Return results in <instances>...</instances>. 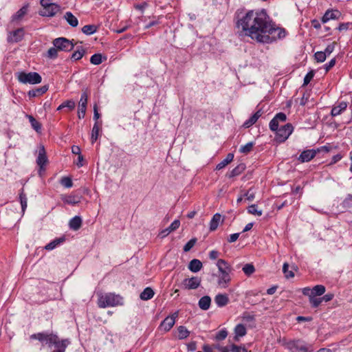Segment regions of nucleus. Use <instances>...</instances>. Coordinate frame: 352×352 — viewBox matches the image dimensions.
Listing matches in <instances>:
<instances>
[{
	"mask_svg": "<svg viewBox=\"0 0 352 352\" xmlns=\"http://www.w3.org/2000/svg\"><path fill=\"white\" fill-rule=\"evenodd\" d=\"M236 25L239 37L247 36L259 43H272L286 36V30L278 27L265 9L248 10L239 17Z\"/></svg>",
	"mask_w": 352,
	"mask_h": 352,
	"instance_id": "1",
	"label": "nucleus"
},
{
	"mask_svg": "<svg viewBox=\"0 0 352 352\" xmlns=\"http://www.w3.org/2000/svg\"><path fill=\"white\" fill-rule=\"evenodd\" d=\"M123 298L118 294L107 293L98 296L97 305L100 308L116 307L123 304Z\"/></svg>",
	"mask_w": 352,
	"mask_h": 352,
	"instance_id": "2",
	"label": "nucleus"
},
{
	"mask_svg": "<svg viewBox=\"0 0 352 352\" xmlns=\"http://www.w3.org/2000/svg\"><path fill=\"white\" fill-rule=\"evenodd\" d=\"M40 3L43 7L39 12L41 16L52 17L60 10L59 5L50 3V0H41Z\"/></svg>",
	"mask_w": 352,
	"mask_h": 352,
	"instance_id": "3",
	"label": "nucleus"
},
{
	"mask_svg": "<svg viewBox=\"0 0 352 352\" xmlns=\"http://www.w3.org/2000/svg\"><path fill=\"white\" fill-rule=\"evenodd\" d=\"M283 345L291 352H309L306 343L301 340H283Z\"/></svg>",
	"mask_w": 352,
	"mask_h": 352,
	"instance_id": "4",
	"label": "nucleus"
},
{
	"mask_svg": "<svg viewBox=\"0 0 352 352\" xmlns=\"http://www.w3.org/2000/svg\"><path fill=\"white\" fill-rule=\"evenodd\" d=\"M18 80L19 82L24 84H38L41 82L42 78L41 75L37 72H20L18 76Z\"/></svg>",
	"mask_w": 352,
	"mask_h": 352,
	"instance_id": "5",
	"label": "nucleus"
},
{
	"mask_svg": "<svg viewBox=\"0 0 352 352\" xmlns=\"http://www.w3.org/2000/svg\"><path fill=\"white\" fill-rule=\"evenodd\" d=\"M52 44L58 52H70L74 47L72 41L65 37H58L54 39Z\"/></svg>",
	"mask_w": 352,
	"mask_h": 352,
	"instance_id": "6",
	"label": "nucleus"
},
{
	"mask_svg": "<svg viewBox=\"0 0 352 352\" xmlns=\"http://www.w3.org/2000/svg\"><path fill=\"white\" fill-rule=\"evenodd\" d=\"M30 339L38 340L41 342H45L50 346L52 344H57L59 338L53 333H38L31 335Z\"/></svg>",
	"mask_w": 352,
	"mask_h": 352,
	"instance_id": "7",
	"label": "nucleus"
},
{
	"mask_svg": "<svg viewBox=\"0 0 352 352\" xmlns=\"http://www.w3.org/2000/svg\"><path fill=\"white\" fill-rule=\"evenodd\" d=\"M293 129V126L289 123H287L280 127L279 129L276 132V141L279 143L284 142L292 134Z\"/></svg>",
	"mask_w": 352,
	"mask_h": 352,
	"instance_id": "8",
	"label": "nucleus"
},
{
	"mask_svg": "<svg viewBox=\"0 0 352 352\" xmlns=\"http://www.w3.org/2000/svg\"><path fill=\"white\" fill-rule=\"evenodd\" d=\"M178 317V311L174 312L171 316H167L160 324L159 330L164 332L169 331L174 326Z\"/></svg>",
	"mask_w": 352,
	"mask_h": 352,
	"instance_id": "9",
	"label": "nucleus"
},
{
	"mask_svg": "<svg viewBox=\"0 0 352 352\" xmlns=\"http://www.w3.org/2000/svg\"><path fill=\"white\" fill-rule=\"evenodd\" d=\"M48 162L46 155V151L43 145H40L38 151V156L36 158V164L39 166L38 173L41 174L43 170H45V166Z\"/></svg>",
	"mask_w": 352,
	"mask_h": 352,
	"instance_id": "10",
	"label": "nucleus"
},
{
	"mask_svg": "<svg viewBox=\"0 0 352 352\" xmlns=\"http://www.w3.org/2000/svg\"><path fill=\"white\" fill-rule=\"evenodd\" d=\"M201 283V278L199 276H192L184 279L182 285L186 289H196Z\"/></svg>",
	"mask_w": 352,
	"mask_h": 352,
	"instance_id": "11",
	"label": "nucleus"
},
{
	"mask_svg": "<svg viewBox=\"0 0 352 352\" xmlns=\"http://www.w3.org/2000/svg\"><path fill=\"white\" fill-rule=\"evenodd\" d=\"M87 94L85 91L82 93L80 100L79 102V108L78 111V117L79 119H82L85 118L87 109Z\"/></svg>",
	"mask_w": 352,
	"mask_h": 352,
	"instance_id": "12",
	"label": "nucleus"
},
{
	"mask_svg": "<svg viewBox=\"0 0 352 352\" xmlns=\"http://www.w3.org/2000/svg\"><path fill=\"white\" fill-rule=\"evenodd\" d=\"M316 154L317 153L315 149L305 150L300 153L298 157V160L301 163L308 162L314 159Z\"/></svg>",
	"mask_w": 352,
	"mask_h": 352,
	"instance_id": "13",
	"label": "nucleus"
},
{
	"mask_svg": "<svg viewBox=\"0 0 352 352\" xmlns=\"http://www.w3.org/2000/svg\"><path fill=\"white\" fill-rule=\"evenodd\" d=\"M23 28H18L17 30L10 32V34L8 36V41L11 43H18L23 39Z\"/></svg>",
	"mask_w": 352,
	"mask_h": 352,
	"instance_id": "14",
	"label": "nucleus"
},
{
	"mask_svg": "<svg viewBox=\"0 0 352 352\" xmlns=\"http://www.w3.org/2000/svg\"><path fill=\"white\" fill-rule=\"evenodd\" d=\"M231 281L230 273H219L218 276L217 284L219 287L226 289L228 287Z\"/></svg>",
	"mask_w": 352,
	"mask_h": 352,
	"instance_id": "15",
	"label": "nucleus"
},
{
	"mask_svg": "<svg viewBox=\"0 0 352 352\" xmlns=\"http://www.w3.org/2000/svg\"><path fill=\"white\" fill-rule=\"evenodd\" d=\"M180 226V221L177 219L175 220L166 229L162 230L159 236L161 238H164L168 236L171 232L176 230Z\"/></svg>",
	"mask_w": 352,
	"mask_h": 352,
	"instance_id": "16",
	"label": "nucleus"
},
{
	"mask_svg": "<svg viewBox=\"0 0 352 352\" xmlns=\"http://www.w3.org/2000/svg\"><path fill=\"white\" fill-rule=\"evenodd\" d=\"M217 267L219 270V273H231L232 268L230 265L224 259H219L217 262Z\"/></svg>",
	"mask_w": 352,
	"mask_h": 352,
	"instance_id": "17",
	"label": "nucleus"
},
{
	"mask_svg": "<svg viewBox=\"0 0 352 352\" xmlns=\"http://www.w3.org/2000/svg\"><path fill=\"white\" fill-rule=\"evenodd\" d=\"M341 15V13L340 11L335 10H327L324 13V16L322 17V23H327L330 19H338L339 16Z\"/></svg>",
	"mask_w": 352,
	"mask_h": 352,
	"instance_id": "18",
	"label": "nucleus"
},
{
	"mask_svg": "<svg viewBox=\"0 0 352 352\" xmlns=\"http://www.w3.org/2000/svg\"><path fill=\"white\" fill-rule=\"evenodd\" d=\"M61 199L64 203L69 205H76L80 202V197L72 194L69 195H62Z\"/></svg>",
	"mask_w": 352,
	"mask_h": 352,
	"instance_id": "19",
	"label": "nucleus"
},
{
	"mask_svg": "<svg viewBox=\"0 0 352 352\" xmlns=\"http://www.w3.org/2000/svg\"><path fill=\"white\" fill-rule=\"evenodd\" d=\"M214 302L219 307L227 305L229 302V298L227 294H218L214 297Z\"/></svg>",
	"mask_w": 352,
	"mask_h": 352,
	"instance_id": "20",
	"label": "nucleus"
},
{
	"mask_svg": "<svg viewBox=\"0 0 352 352\" xmlns=\"http://www.w3.org/2000/svg\"><path fill=\"white\" fill-rule=\"evenodd\" d=\"M48 85H43L41 87L30 90L28 96L30 98H35L44 94L48 90Z\"/></svg>",
	"mask_w": 352,
	"mask_h": 352,
	"instance_id": "21",
	"label": "nucleus"
},
{
	"mask_svg": "<svg viewBox=\"0 0 352 352\" xmlns=\"http://www.w3.org/2000/svg\"><path fill=\"white\" fill-rule=\"evenodd\" d=\"M262 114H263V111H261V109H258L248 120H246L244 122L243 126L245 128H249L250 126L253 125L254 123H256V122L262 116Z\"/></svg>",
	"mask_w": 352,
	"mask_h": 352,
	"instance_id": "22",
	"label": "nucleus"
},
{
	"mask_svg": "<svg viewBox=\"0 0 352 352\" xmlns=\"http://www.w3.org/2000/svg\"><path fill=\"white\" fill-rule=\"evenodd\" d=\"M347 107V102H340L338 105L334 106L331 111V115L332 116H337L342 113Z\"/></svg>",
	"mask_w": 352,
	"mask_h": 352,
	"instance_id": "23",
	"label": "nucleus"
},
{
	"mask_svg": "<svg viewBox=\"0 0 352 352\" xmlns=\"http://www.w3.org/2000/svg\"><path fill=\"white\" fill-rule=\"evenodd\" d=\"M202 267V263L197 258L191 260L188 264L189 270L195 273L200 271Z\"/></svg>",
	"mask_w": 352,
	"mask_h": 352,
	"instance_id": "24",
	"label": "nucleus"
},
{
	"mask_svg": "<svg viewBox=\"0 0 352 352\" xmlns=\"http://www.w3.org/2000/svg\"><path fill=\"white\" fill-rule=\"evenodd\" d=\"M210 304L211 298L208 296H204L201 297L198 302L199 308L204 311H206L210 308Z\"/></svg>",
	"mask_w": 352,
	"mask_h": 352,
	"instance_id": "25",
	"label": "nucleus"
},
{
	"mask_svg": "<svg viewBox=\"0 0 352 352\" xmlns=\"http://www.w3.org/2000/svg\"><path fill=\"white\" fill-rule=\"evenodd\" d=\"M69 226L73 230H79L82 226V219L79 216H75L69 221Z\"/></svg>",
	"mask_w": 352,
	"mask_h": 352,
	"instance_id": "26",
	"label": "nucleus"
},
{
	"mask_svg": "<svg viewBox=\"0 0 352 352\" xmlns=\"http://www.w3.org/2000/svg\"><path fill=\"white\" fill-rule=\"evenodd\" d=\"M221 220V215L219 213H216L213 215V217L210 222V231H214L217 230Z\"/></svg>",
	"mask_w": 352,
	"mask_h": 352,
	"instance_id": "27",
	"label": "nucleus"
},
{
	"mask_svg": "<svg viewBox=\"0 0 352 352\" xmlns=\"http://www.w3.org/2000/svg\"><path fill=\"white\" fill-rule=\"evenodd\" d=\"M155 294L153 289L151 287H146L140 294V298L143 300H148L151 299Z\"/></svg>",
	"mask_w": 352,
	"mask_h": 352,
	"instance_id": "28",
	"label": "nucleus"
},
{
	"mask_svg": "<svg viewBox=\"0 0 352 352\" xmlns=\"http://www.w3.org/2000/svg\"><path fill=\"white\" fill-rule=\"evenodd\" d=\"M234 159V154L233 153H228L226 156V157L222 160L221 162H219L217 166L216 169L219 170L224 167H226L228 164H230Z\"/></svg>",
	"mask_w": 352,
	"mask_h": 352,
	"instance_id": "29",
	"label": "nucleus"
},
{
	"mask_svg": "<svg viewBox=\"0 0 352 352\" xmlns=\"http://www.w3.org/2000/svg\"><path fill=\"white\" fill-rule=\"evenodd\" d=\"M64 18L72 27H76L78 24L77 18L71 12H67Z\"/></svg>",
	"mask_w": 352,
	"mask_h": 352,
	"instance_id": "30",
	"label": "nucleus"
},
{
	"mask_svg": "<svg viewBox=\"0 0 352 352\" xmlns=\"http://www.w3.org/2000/svg\"><path fill=\"white\" fill-rule=\"evenodd\" d=\"M28 8V5L23 6L21 9H19L16 12V14H14L12 16V21H19V20H21L25 16V14L27 13Z\"/></svg>",
	"mask_w": 352,
	"mask_h": 352,
	"instance_id": "31",
	"label": "nucleus"
},
{
	"mask_svg": "<svg viewBox=\"0 0 352 352\" xmlns=\"http://www.w3.org/2000/svg\"><path fill=\"white\" fill-rule=\"evenodd\" d=\"M101 129V127L99 124L98 122H96L94 124L92 131H91V143L94 144L98 138L99 136V132Z\"/></svg>",
	"mask_w": 352,
	"mask_h": 352,
	"instance_id": "32",
	"label": "nucleus"
},
{
	"mask_svg": "<svg viewBox=\"0 0 352 352\" xmlns=\"http://www.w3.org/2000/svg\"><path fill=\"white\" fill-rule=\"evenodd\" d=\"M245 169V165L244 164H240L233 168L228 175L230 178L239 175Z\"/></svg>",
	"mask_w": 352,
	"mask_h": 352,
	"instance_id": "33",
	"label": "nucleus"
},
{
	"mask_svg": "<svg viewBox=\"0 0 352 352\" xmlns=\"http://www.w3.org/2000/svg\"><path fill=\"white\" fill-rule=\"evenodd\" d=\"M76 104L75 102L72 100H67L64 101L61 104H60L58 108L57 111H60L63 109V108H67L69 111H73L75 109Z\"/></svg>",
	"mask_w": 352,
	"mask_h": 352,
	"instance_id": "34",
	"label": "nucleus"
},
{
	"mask_svg": "<svg viewBox=\"0 0 352 352\" xmlns=\"http://www.w3.org/2000/svg\"><path fill=\"white\" fill-rule=\"evenodd\" d=\"M65 241L64 237L56 238L45 246L46 250H52Z\"/></svg>",
	"mask_w": 352,
	"mask_h": 352,
	"instance_id": "35",
	"label": "nucleus"
},
{
	"mask_svg": "<svg viewBox=\"0 0 352 352\" xmlns=\"http://www.w3.org/2000/svg\"><path fill=\"white\" fill-rule=\"evenodd\" d=\"M312 296H320L324 294L326 289L322 285H317L311 288Z\"/></svg>",
	"mask_w": 352,
	"mask_h": 352,
	"instance_id": "36",
	"label": "nucleus"
},
{
	"mask_svg": "<svg viewBox=\"0 0 352 352\" xmlns=\"http://www.w3.org/2000/svg\"><path fill=\"white\" fill-rule=\"evenodd\" d=\"M178 338L179 340H184L190 336V331L184 326H179L177 327Z\"/></svg>",
	"mask_w": 352,
	"mask_h": 352,
	"instance_id": "37",
	"label": "nucleus"
},
{
	"mask_svg": "<svg viewBox=\"0 0 352 352\" xmlns=\"http://www.w3.org/2000/svg\"><path fill=\"white\" fill-rule=\"evenodd\" d=\"M85 54V50L82 47H78L77 50L72 53L71 59L73 60H78L82 58Z\"/></svg>",
	"mask_w": 352,
	"mask_h": 352,
	"instance_id": "38",
	"label": "nucleus"
},
{
	"mask_svg": "<svg viewBox=\"0 0 352 352\" xmlns=\"http://www.w3.org/2000/svg\"><path fill=\"white\" fill-rule=\"evenodd\" d=\"M247 333L245 327L242 324H237L234 328L235 338L236 337H243Z\"/></svg>",
	"mask_w": 352,
	"mask_h": 352,
	"instance_id": "39",
	"label": "nucleus"
},
{
	"mask_svg": "<svg viewBox=\"0 0 352 352\" xmlns=\"http://www.w3.org/2000/svg\"><path fill=\"white\" fill-rule=\"evenodd\" d=\"M106 60V57H102L101 54H94L91 56L90 62L91 64L98 65L102 63V61Z\"/></svg>",
	"mask_w": 352,
	"mask_h": 352,
	"instance_id": "40",
	"label": "nucleus"
},
{
	"mask_svg": "<svg viewBox=\"0 0 352 352\" xmlns=\"http://www.w3.org/2000/svg\"><path fill=\"white\" fill-rule=\"evenodd\" d=\"M27 117L31 124L32 127L36 131L40 132L41 130V124L32 116L27 115Z\"/></svg>",
	"mask_w": 352,
	"mask_h": 352,
	"instance_id": "41",
	"label": "nucleus"
},
{
	"mask_svg": "<svg viewBox=\"0 0 352 352\" xmlns=\"http://www.w3.org/2000/svg\"><path fill=\"white\" fill-rule=\"evenodd\" d=\"M19 200L21 205L22 212H24L28 206V199L23 189H21L19 193Z\"/></svg>",
	"mask_w": 352,
	"mask_h": 352,
	"instance_id": "42",
	"label": "nucleus"
},
{
	"mask_svg": "<svg viewBox=\"0 0 352 352\" xmlns=\"http://www.w3.org/2000/svg\"><path fill=\"white\" fill-rule=\"evenodd\" d=\"M45 56L49 59H56L58 56V51L54 45L50 47L46 52Z\"/></svg>",
	"mask_w": 352,
	"mask_h": 352,
	"instance_id": "43",
	"label": "nucleus"
},
{
	"mask_svg": "<svg viewBox=\"0 0 352 352\" xmlns=\"http://www.w3.org/2000/svg\"><path fill=\"white\" fill-rule=\"evenodd\" d=\"M97 29V26L95 25H86L82 27V32L87 35H91L94 34Z\"/></svg>",
	"mask_w": 352,
	"mask_h": 352,
	"instance_id": "44",
	"label": "nucleus"
},
{
	"mask_svg": "<svg viewBox=\"0 0 352 352\" xmlns=\"http://www.w3.org/2000/svg\"><path fill=\"white\" fill-rule=\"evenodd\" d=\"M66 342H67L66 340H63L60 341L58 339L57 344H52L57 348L56 350H54L52 352H65V349L67 348Z\"/></svg>",
	"mask_w": 352,
	"mask_h": 352,
	"instance_id": "45",
	"label": "nucleus"
},
{
	"mask_svg": "<svg viewBox=\"0 0 352 352\" xmlns=\"http://www.w3.org/2000/svg\"><path fill=\"white\" fill-rule=\"evenodd\" d=\"M248 212L251 214L261 216L263 214V211L261 210H258V206L256 204H252L248 208Z\"/></svg>",
	"mask_w": 352,
	"mask_h": 352,
	"instance_id": "46",
	"label": "nucleus"
},
{
	"mask_svg": "<svg viewBox=\"0 0 352 352\" xmlns=\"http://www.w3.org/2000/svg\"><path fill=\"white\" fill-rule=\"evenodd\" d=\"M242 270H243V272H244V274L248 276H250L255 272V267L251 263L245 264L243 267Z\"/></svg>",
	"mask_w": 352,
	"mask_h": 352,
	"instance_id": "47",
	"label": "nucleus"
},
{
	"mask_svg": "<svg viewBox=\"0 0 352 352\" xmlns=\"http://www.w3.org/2000/svg\"><path fill=\"white\" fill-rule=\"evenodd\" d=\"M283 272L287 278H291L294 277V273L292 270H289V265L287 263H285L283 266Z\"/></svg>",
	"mask_w": 352,
	"mask_h": 352,
	"instance_id": "48",
	"label": "nucleus"
},
{
	"mask_svg": "<svg viewBox=\"0 0 352 352\" xmlns=\"http://www.w3.org/2000/svg\"><path fill=\"white\" fill-rule=\"evenodd\" d=\"M342 206L345 208H352V195L349 194L343 200Z\"/></svg>",
	"mask_w": 352,
	"mask_h": 352,
	"instance_id": "49",
	"label": "nucleus"
},
{
	"mask_svg": "<svg viewBox=\"0 0 352 352\" xmlns=\"http://www.w3.org/2000/svg\"><path fill=\"white\" fill-rule=\"evenodd\" d=\"M60 183L65 188H71L73 186L72 180L70 177H63L61 178Z\"/></svg>",
	"mask_w": 352,
	"mask_h": 352,
	"instance_id": "50",
	"label": "nucleus"
},
{
	"mask_svg": "<svg viewBox=\"0 0 352 352\" xmlns=\"http://www.w3.org/2000/svg\"><path fill=\"white\" fill-rule=\"evenodd\" d=\"M309 301L311 307L314 308L318 307L322 302L321 298H316V296H311L309 298Z\"/></svg>",
	"mask_w": 352,
	"mask_h": 352,
	"instance_id": "51",
	"label": "nucleus"
},
{
	"mask_svg": "<svg viewBox=\"0 0 352 352\" xmlns=\"http://www.w3.org/2000/svg\"><path fill=\"white\" fill-rule=\"evenodd\" d=\"M253 146H254L253 142H248L245 145L241 146L239 151L242 153L247 154L252 150Z\"/></svg>",
	"mask_w": 352,
	"mask_h": 352,
	"instance_id": "52",
	"label": "nucleus"
},
{
	"mask_svg": "<svg viewBox=\"0 0 352 352\" xmlns=\"http://www.w3.org/2000/svg\"><path fill=\"white\" fill-rule=\"evenodd\" d=\"M196 242H197V239H195V238L191 239L184 246V251L186 252L190 251L194 247V245H195Z\"/></svg>",
	"mask_w": 352,
	"mask_h": 352,
	"instance_id": "53",
	"label": "nucleus"
},
{
	"mask_svg": "<svg viewBox=\"0 0 352 352\" xmlns=\"http://www.w3.org/2000/svg\"><path fill=\"white\" fill-rule=\"evenodd\" d=\"M315 59L318 63H322L325 60L327 56L324 52H317L314 54Z\"/></svg>",
	"mask_w": 352,
	"mask_h": 352,
	"instance_id": "54",
	"label": "nucleus"
},
{
	"mask_svg": "<svg viewBox=\"0 0 352 352\" xmlns=\"http://www.w3.org/2000/svg\"><path fill=\"white\" fill-rule=\"evenodd\" d=\"M314 72L313 70L309 72L304 78L303 85H307L314 76Z\"/></svg>",
	"mask_w": 352,
	"mask_h": 352,
	"instance_id": "55",
	"label": "nucleus"
},
{
	"mask_svg": "<svg viewBox=\"0 0 352 352\" xmlns=\"http://www.w3.org/2000/svg\"><path fill=\"white\" fill-rule=\"evenodd\" d=\"M243 195L248 201H253L254 199L255 198V193L253 191L252 188H250Z\"/></svg>",
	"mask_w": 352,
	"mask_h": 352,
	"instance_id": "56",
	"label": "nucleus"
},
{
	"mask_svg": "<svg viewBox=\"0 0 352 352\" xmlns=\"http://www.w3.org/2000/svg\"><path fill=\"white\" fill-rule=\"evenodd\" d=\"M228 336V331L226 329L220 330L215 336L217 340H223L226 339Z\"/></svg>",
	"mask_w": 352,
	"mask_h": 352,
	"instance_id": "57",
	"label": "nucleus"
},
{
	"mask_svg": "<svg viewBox=\"0 0 352 352\" xmlns=\"http://www.w3.org/2000/svg\"><path fill=\"white\" fill-rule=\"evenodd\" d=\"M270 129L276 132L279 129L278 122L274 118L270 122Z\"/></svg>",
	"mask_w": 352,
	"mask_h": 352,
	"instance_id": "58",
	"label": "nucleus"
},
{
	"mask_svg": "<svg viewBox=\"0 0 352 352\" xmlns=\"http://www.w3.org/2000/svg\"><path fill=\"white\" fill-rule=\"evenodd\" d=\"M336 45V43L333 42L332 43H331L327 46V47L325 48V50L324 51V53L326 54V56H329L333 52Z\"/></svg>",
	"mask_w": 352,
	"mask_h": 352,
	"instance_id": "59",
	"label": "nucleus"
},
{
	"mask_svg": "<svg viewBox=\"0 0 352 352\" xmlns=\"http://www.w3.org/2000/svg\"><path fill=\"white\" fill-rule=\"evenodd\" d=\"M230 351L232 352H248V350L245 347L239 346L235 344L231 346Z\"/></svg>",
	"mask_w": 352,
	"mask_h": 352,
	"instance_id": "60",
	"label": "nucleus"
},
{
	"mask_svg": "<svg viewBox=\"0 0 352 352\" xmlns=\"http://www.w3.org/2000/svg\"><path fill=\"white\" fill-rule=\"evenodd\" d=\"M336 58L331 59L329 63L324 65L326 72H329L336 65Z\"/></svg>",
	"mask_w": 352,
	"mask_h": 352,
	"instance_id": "61",
	"label": "nucleus"
},
{
	"mask_svg": "<svg viewBox=\"0 0 352 352\" xmlns=\"http://www.w3.org/2000/svg\"><path fill=\"white\" fill-rule=\"evenodd\" d=\"M274 118L279 122H285L287 119V116L284 113H278L275 116Z\"/></svg>",
	"mask_w": 352,
	"mask_h": 352,
	"instance_id": "62",
	"label": "nucleus"
},
{
	"mask_svg": "<svg viewBox=\"0 0 352 352\" xmlns=\"http://www.w3.org/2000/svg\"><path fill=\"white\" fill-rule=\"evenodd\" d=\"M334 297L333 294L328 293L325 295H324L322 297H321V300L322 301L329 302L331 301Z\"/></svg>",
	"mask_w": 352,
	"mask_h": 352,
	"instance_id": "63",
	"label": "nucleus"
},
{
	"mask_svg": "<svg viewBox=\"0 0 352 352\" xmlns=\"http://www.w3.org/2000/svg\"><path fill=\"white\" fill-rule=\"evenodd\" d=\"M239 235H240V233H234V234H230L229 238L228 239V241L229 243H233V242L236 241L238 239Z\"/></svg>",
	"mask_w": 352,
	"mask_h": 352,
	"instance_id": "64",
	"label": "nucleus"
}]
</instances>
